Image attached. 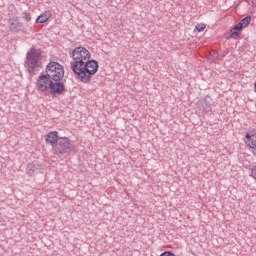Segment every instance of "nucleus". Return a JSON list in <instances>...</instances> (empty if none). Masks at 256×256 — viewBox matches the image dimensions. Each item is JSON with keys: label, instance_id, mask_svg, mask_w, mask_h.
I'll return each mask as SVG.
<instances>
[{"label": "nucleus", "instance_id": "1", "mask_svg": "<svg viewBox=\"0 0 256 256\" xmlns=\"http://www.w3.org/2000/svg\"><path fill=\"white\" fill-rule=\"evenodd\" d=\"M70 68L81 83H91L93 76L99 71L97 60H91V52L83 46H78L69 52Z\"/></svg>", "mask_w": 256, "mask_h": 256}, {"label": "nucleus", "instance_id": "2", "mask_svg": "<svg viewBox=\"0 0 256 256\" xmlns=\"http://www.w3.org/2000/svg\"><path fill=\"white\" fill-rule=\"evenodd\" d=\"M42 59L43 57L41 56V49L31 48L26 53L24 66L31 77H33V75H37L38 71H40L41 67L43 66V62H41Z\"/></svg>", "mask_w": 256, "mask_h": 256}, {"label": "nucleus", "instance_id": "3", "mask_svg": "<svg viewBox=\"0 0 256 256\" xmlns=\"http://www.w3.org/2000/svg\"><path fill=\"white\" fill-rule=\"evenodd\" d=\"M37 89L38 91L44 93L49 91L52 95H61L65 91V86L56 83L46 74H41L37 79Z\"/></svg>", "mask_w": 256, "mask_h": 256}, {"label": "nucleus", "instance_id": "4", "mask_svg": "<svg viewBox=\"0 0 256 256\" xmlns=\"http://www.w3.org/2000/svg\"><path fill=\"white\" fill-rule=\"evenodd\" d=\"M46 74L47 77H50L54 81V83H58V85H62L65 87V68L63 65L59 64L58 62H49L46 66Z\"/></svg>", "mask_w": 256, "mask_h": 256}, {"label": "nucleus", "instance_id": "5", "mask_svg": "<svg viewBox=\"0 0 256 256\" xmlns=\"http://www.w3.org/2000/svg\"><path fill=\"white\" fill-rule=\"evenodd\" d=\"M72 149L73 144H71V140L68 137H60L55 143L54 147H52L54 155H57L58 157L71 153Z\"/></svg>", "mask_w": 256, "mask_h": 256}, {"label": "nucleus", "instance_id": "6", "mask_svg": "<svg viewBox=\"0 0 256 256\" xmlns=\"http://www.w3.org/2000/svg\"><path fill=\"white\" fill-rule=\"evenodd\" d=\"M200 111L209 113L213 109V99L211 96H205L203 99L198 101Z\"/></svg>", "mask_w": 256, "mask_h": 256}, {"label": "nucleus", "instance_id": "7", "mask_svg": "<svg viewBox=\"0 0 256 256\" xmlns=\"http://www.w3.org/2000/svg\"><path fill=\"white\" fill-rule=\"evenodd\" d=\"M245 143L256 155V130L247 132Z\"/></svg>", "mask_w": 256, "mask_h": 256}, {"label": "nucleus", "instance_id": "8", "mask_svg": "<svg viewBox=\"0 0 256 256\" xmlns=\"http://www.w3.org/2000/svg\"><path fill=\"white\" fill-rule=\"evenodd\" d=\"M59 139H61V137H59V132L57 131H51L45 136L46 143L51 145L52 148L57 143V141H59Z\"/></svg>", "mask_w": 256, "mask_h": 256}, {"label": "nucleus", "instance_id": "9", "mask_svg": "<svg viewBox=\"0 0 256 256\" xmlns=\"http://www.w3.org/2000/svg\"><path fill=\"white\" fill-rule=\"evenodd\" d=\"M249 23H251V16H246L234 26V31H242L245 27H249Z\"/></svg>", "mask_w": 256, "mask_h": 256}, {"label": "nucleus", "instance_id": "10", "mask_svg": "<svg viewBox=\"0 0 256 256\" xmlns=\"http://www.w3.org/2000/svg\"><path fill=\"white\" fill-rule=\"evenodd\" d=\"M8 23L9 29L12 33H18V31H21V27H23L22 23L14 21L13 19H10Z\"/></svg>", "mask_w": 256, "mask_h": 256}, {"label": "nucleus", "instance_id": "11", "mask_svg": "<svg viewBox=\"0 0 256 256\" xmlns=\"http://www.w3.org/2000/svg\"><path fill=\"white\" fill-rule=\"evenodd\" d=\"M52 14L51 11H45L44 13H42L40 16L37 17L36 19V23H47V21H49V19H51Z\"/></svg>", "mask_w": 256, "mask_h": 256}, {"label": "nucleus", "instance_id": "12", "mask_svg": "<svg viewBox=\"0 0 256 256\" xmlns=\"http://www.w3.org/2000/svg\"><path fill=\"white\" fill-rule=\"evenodd\" d=\"M26 173L31 177L33 175H37V173H41L38 165L29 164L26 169Z\"/></svg>", "mask_w": 256, "mask_h": 256}, {"label": "nucleus", "instance_id": "13", "mask_svg": "<svg viewBox=\"0 0 256 256\" xmlns=\"http://www.w3.org/2000/svg\"><path fill=\"white\" fill-rule=\"evenodd\" d=\"M205 27H207L205 24H196L195 29L198 33H201L202 31H205Z\"/></svg>", "mask_w": 256, "mask_h": 256}, {"label": "nucleus", "instance_id": "14", "mask_svg": "<svg viewBox=\"0 0 256 256\" xmlns=\"http://www.w3.org/2000/svg\"><path fill=\"white\" fill-rule=\"evenodd\" d=\"M23 19H25L27 22L31 21V14L29 12H24Z\"/></svg>", "mask_w": 256, "mask_h": 256}, {"label": "nucleus", "instance_id": "15", "mask_svg": "<svg viewBox=\"0 0 256 256\" xmlns=\"http://www.w3.org/2000/svg\"><path fill=\"white\" fill-rule=\"evenodd\" d=\"M160 256H176L175 254H173L172 252H163Z\"/></svg>", "mask_w": 256, "mask_h": 256}, {"label": "nucleus", "instance_id": "16", "mask_svg": "<svg viewBox=\"0 0 256 256\" xmlns=\"http://www.w3.org/2000/svg\"><path fill=\"white\" fill-rule=\"evenodd\" d=\"M232 35H236V37L239 35V32H237V31H233L232 32Z\"/></svg>", "mask_w": 256, "mask_h": 256}, {"label": "nucleus", "instance_id": "17", "mask_svg": "<svg viewBox=\"0 0 256 256\" xmlns=\"http://www.w3.org/2000/svg\"><path fill=\"white\" fill-rule=\"evenodd\" d=\"M254 91H255V93H256V81H255V83H254Z\"/></svg>", "mask_w": 256, "mask_h": 256}, {"label": "nucleus", "instance_id": "18", "mask_svg": "<svg viewBox=\"0 0 256 256\" xmlns=\"http://www.w3.org/2000/svg\"><path fill=\"white\" fill-rule=\"evenodd\" d=\"M252 4H253V5H256V0H252Z\"/></svg>", "mask_w": 256, "mask_h": 256}]
</instances>
